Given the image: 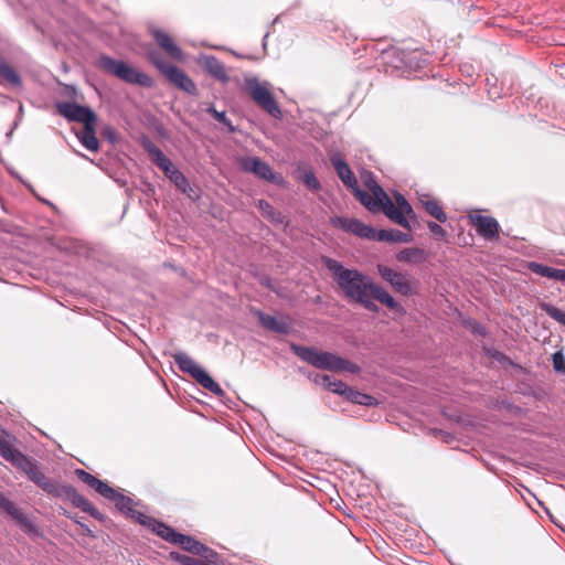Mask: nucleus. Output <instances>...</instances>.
Masks as SVG:
<instances>
[{"mask_svg": "<svg viewBox=\"0 0 565 565\" xmlns=\"http://www.w3.org/2000/svg\"><path fill=\"white\" fill-rule=\"evenodd\" d=\"M326 388H328L332 393L339 394L341 396H345V394L349 390V385H347L344 382H342L340 380H335L330 376L329 383Z\"/></svg>", "mask_w": 565, "mask_h": 565, "instance_id": "72a5a7b5", "label": "nucleus"}, {"mask_svg": "<svg viewBox=\"0 0 565 565\" xmlns=\"http://www.w3.org/2000/svg\"><path fill=\"white\" fill-rule=\"evenodd\" d=\"M370 190L372 195L361 190L358 184L351 192L369 211L376 212L382 210L393 222L404 228H411L408 220L401 213L399 209L395 207V204L377 182H373V185H370Z\"/></svg>", "mask_w": 565, "mask_h": 565, "instance_id": "20e7f679", "label": "nucleus"}, {"mask_svg": "<svg viewBox=\"0 0 565 565\" xmlns=\"http://www.w3.org/2000/svg\"><path fill=\"white\" fill-rule=\"evenodd\" d=\"M427 226L433 234H435L436 236H438L440 238H445L446 232L439 224L430 221L427 223Z\"/></svg>", "mask_w": 565, "mask_h": 565, "instance_id": "a19ab883", "label": "nucleus"}, {"mask_svg": "<svg viewBox=\"0 0 565 565\" xmlns=\"http://www.w3.org/2000/svg\"><path fill=\"white\" fill-rule=\"evenodd\" d=\"M475 332L479 333V334H484V330L482 327L478 326L477 328H475Z\"/></svg>", "mask_w": 565, "mask_h": 565, "instance_id": "49530a36", "label": "nucleus"}, {"mask_svg": "<svg viewBox=\"0 0 565 565\" xmlns=\"http://www.w3.org/2000/svg\"><path fill=\"white\" fill-rule=\"evenodd\" d=\"M258 207L262 210L264 215L274 218V207L268 202L259 200Z\"/></svg>", "mask_w": 565, "mask_h": 565, "instance_id": "79ce46f5", "label": "nucleus"}, {"mask_svg": "<svg viewBox=\"0 0 565 565\" xmlns=\"http://www.w3.org/2000/svg\"><path fill=\"white\" fill-rule=\"evenodd\" d=\"M3 509L20 523H22L26 519L24 513L21 510L17 509L10 501L3 502Z\"/></svg>", "mask_w": 565, "mask_h": 565, "instance_id": "4c0bfd02", "label": "nucleus"}, {"mask_svg": "<svg viewBox=\"0 0 565 565\" xmlns=\"http://www.w3.org/2000/svg\"><path fill=\"white\" fill-rule=\"evenodd\" d=\"M54 495L68 500L74 507L88 513L96 520H104V515L85 497L79 494L73 486L60 484Z\"/></svg>", "mask_w": 565, "mask_h": 565, "instance_id": "9b49d317", "label": "nucleus"}, {"mask_svg": "<svg viewBox=\"0 0 565 565\" xmlns=\"http://www.w3.org/2000/svg\"><path fill=\"white\" fill-rule=\"evenodd\" d=\"M139 518H143L141 520L142 525H147V526L151 527V530L153 532H156L160 537H162L167 542L174 544L179 533L175 532L171 526H169L162 522H159V521L154 520L153 518H150L146 514H139Z\"/></svg>", "mask_w": 565, "mask_h": 565, "instance_id": "aec40b11", "label": "nucleus"}, {"mask_svg": "<svg viewBox=\"0 0 565 565\" xmlns=\"http://www.w3.org/2000/svg\"><path fill=\"white\" fill-rule=\"evenodd\" d=\"M302 182L308 189L312 191H319L321 189V184L312 170L305 171L302 175Z\"/></svg>", "mask_w": 565, "mask_h": 565, "instance_id": "f704fd0d", "label": "nucleus"}, {"mask_svg": "<svg viewBox=\"0 0 565 565\" xmlns=\"http://www.w3.org/2000/svg\"><path fill=\"white\" fill-rule=\"evenodd\" d=\"M552 362L555 372L565 375V355L562 351L552 354Z\"/></svg>", "mask_w": 565, "mask_h": 565, "instance_id": "e433bc0d", "label": "nucleus"}, {"mask_svg": "<svg viewBox=\"0 0 565 565\" xmlns=\"http://www.w3.org/2000/svg\"><path fill=\"white\" fill-rule=\"evenodd\" d=\"M241 167L244 171L252 172L263 180L278 183L270 166L257 157L242 158Z\"/></svg>", "mask_w": 565, "mask_h": 565, "instance_id": "dca6fc26", "label": "nucleus"}, {"mask_svg": "<svg viewBox=\"0 0 565 565\" xmlns=\"http://www.w3.org/2000/svg\"><path fill=\"white\" fill-rule=\"evenodd\" d=\"M14 437L6 430L0 429V456L17 469L23 471L28 478L49 494L54 495L58 483L51 481L39 470L34 460L12 447Z\"/></svg>", "mask_w": 565, "mask_h": 565, "instance_id": "f03ea898", "label": "nucleus"}, {"mask_svg": "<svg viewBox=\"0 0 565 565\" xmlns=\"http://www.w3.org/2000/svg\"><path fill=\"white\" fill-rule=\"evenodd\" d=\"M203 548H204V551L201 550L200 553H198V555L203 557L207 562L206 564L215 565L218 554L204 544H203Z\"/></svg>", "mask_w": 565, "mask_h": 565, "instance_id": "ea45409f", "label": "nucleus"}, {"mask_svg": "<svg viewBox=\"0 0 565 565\" xmlns=\"http://www.w3.org/2000/svg\"><path fill=\"white\" fill-rule=\"evenodd\" d=\"M75 475L77 478L93 488L98 494L104 497L105 499L115 503V507L122 513H126L131 519L138 521L141 524V520L143 518H139V514H142L139 511H136L132 508V499L126 497L118 492L116 489L111 488L107 482L94 477L89 472L83 469H76Z\"/></svg>", "mask_w": 565, "mask_h": 565, "instance_id": "423d86ee", "label": "nucleus"}, {"mask_svg": "<svg viewBox=\"0 0 565 565\" xmlns=\"http://www.w3.org/2000/svg\"><path fill=\"white\" fill-rule=\"evenodd\" d=\"M174 544L180 545L184 551L198 555L201 550L204 551L203 544L192 536L179 533Z\"/></svg>", "mask_w": 565, "mask_h": 565, "instance_id": "cd10ccee", "label": "nucleus"}, {"mask_svg": "<svg viewBox=\"0 0 565 565\" xmlns=\"http://www.w3.org/2000/svg\"><path fill=\"white\" fill-rule=\"evenodd\" d=\"M204 70L215 79L227 83L230 77L226 73L224 64L213 55H204L201 58Z\"/></svg>", "mask_w": 565, "mask_h": 565, "instance_id": "412c9836", "label": "nucleus"}, {"mask_svg": "<svg viewBox=\"0 0 565 565\" xmlns=\"http://www.w3.org/2000/svg\"><path fill=\"white\" fill-rule=\"evenodd\" d=\"M420 202L425 209V211L436 218L440 223H445L447 221V215L443 211L441 206L436 200L433 199H420Z\"/></svg>", "mask_w": 565, "mask_h": 565, "instance_id": "c85d7f7f", "label": "nucleus"}, {"mask_svg": "<svg viewBox=\"0 0 565 565\" xmlns=\"http://www.w3.org/2000/svg\"><path fill=\"white\" fill-rule=\"evenodd\" d=\"M377 271L381 277L394 288L396 292L403 296H408L412 294V285L406 275L397 273L385 265H377Z\"/></svg>", "mask_w": 565, "mask_h": 565, "instance_id": "2eb2a0df", "label": "nucleus"}, {"mask_svg": "<svg viewBox=\"0 0 565 565\" xmlns=\"http://www.w3.org/2000/svg\"><path fill=\"white\" fill-rule=\"evenodd\" d=\"M65 93L67 96L72 97L74 99L82 97V95L79 94V92L77 90V88L75 86L67 85L65 87Z\"/></svg>", "mask_w": 565, "mask_h": 565, "instance_id": "a18cd8bd", "label": "nucleus"}, {"mask_svg": "<svg viewBox=\"0 0 565 565\" xmlns=\"http://www.w3.org/2000/svg\"><path fill=\"white\" fill-rule=\"evenodd\" d=\"M0 84H8L15 88H20L22 86L21 76L2 56H0Z\"/></svg>", "mask_w": 565, "mask_h": 565, "instance_id": "5701e85b", "label": "nucleus"}, {"mask_svg": "<svg viewBox=\"0 0 565 565\" xmlns=\"http://www.w3.org/2000/svg\"><path fill=\"white\" fill-rule=\"evenodd\" d=\"M310 379H312V381L316 384L327 387L330 376L326 374L316 373L313 376H310Z\"/></svg>", "mask_w": 565, "mask_h": 565, "instance_id": "37998d69", "label": "nucleus"}, {"mask_svg": "<svg viewBox=\"0 0 565 565\" xmlns=\"http://www.w3.org/2000/svg\"><path fill=\"white\" fill-rule=\"evenodd\" d=\"M373 182H376L375 180L373 179H370L367 182H366V185L367 188L370 189V185H373Z\"/></svg>", "mask_w": 565, "mask_h": 565, "instance_id": "de8ad7c7", "label": "nucleus"}, {"mask_svg": "<svg viewBox=\"0 0 565 565\" xmlns=\"http://www.w3.org/2000/svg\"><path fill=\"white\" fill-rule=\"evenodd\" d=\"M373 241L411 243L413 236L398 230H375Z\"/></svg>", "mask_w": 565, "mask_h": 565, "instance_id": "393cba45", "label": "nucleus"}, {"mask_svg": "<svg viewBox=\"0 0 565 565\" xmlns=\"http://www.w3.org/2000/svg\"><path fill=\"white\" fill-rule=\"evenodd\" d=\"M527 268L539 276L565 282V269L553 268L536 262H530Z\"/></svg>", "mask_w": 565, "mask_h": 565, "instance_id": "b1692460", "label": "nucleus"}, {"mask_svg": "<svg viewBox=\"0 0 565 565\" xmlns=\"http://www.w3.org/2000/svg\"><path fill=\"white\" fill-rule=\"evenodd\" d=\"M331 223L334 227H339L362 238L373 239L375 234V228L365 225L358 218L337 216L331 220Z\"/></svg>", "mask_w": 565, "mask_h": 565, "instance_id": "4468645a", "label": "nucleus"}, {"mask_svg": "<svg viewBox=\"0 0 565 565\" xmlns=\"http://www.w3.org/2000/svg\"><path fill=\"white\" fill-rule=\"evenodd\" d=\"M156 43L167 52V54L177 60L182 61L184 58L182 50L173 42L172 38L161 30H154L152 32Z\"/></svg>", "mask_w": 565, "mask_h": 565, "instance_id": "6ab92c4d", "label": "nucleus"}, {"mask_svg": "<svg viewBox=\"0 0 565 565\" xmlns=\"http://www.w3.org/2000/svg\"><path fill=\"white\" fill-rule=\"evenodd\" d=\"M150 60L154 66L178 88L195 95L196 85L181 68L163 61L158 53H151Z\"/></svg>", "mask_w": 565, "mask_h": 565, "instance_id": "9d476101", "label": "nucleus"}, {"mask_svg": "<svg viewBox=\"0 0 565 565\" xmlns=\"http://www.w3.org/2000/svg\"><path fill=\"white\" fill-rule=\"evenodd\" d=\"M206 111L213 116L215 120L223 124L230 134H233L236 131V128L233 126L232 121L226 117L225 111H218L213 105H210L206 109Z\"/></svg>", "mask_w": 565, "mask_h": 565, "instance_id": "7c9ffc66", "label": "nucleus"}, {"mask_svg": "<svg viewBox=\"0 0 565 565\" xmlns=\"http://www.w3.org/2000/svg\"><path fill=\"white\" fill-rule=\"evenodd\" d=\"M395 201L397 203V209H399L401 213L404 214H413V209L407 200L401 193H395Z\"/></svg>", "mask_w": 565, "mask_h": 565, "instance_id": "58836bf2", "label": "nucleus"}, {"mask_svg": "<svg viewBox=\"0 0 565 565\" xmlns=\"http://www.w3.org/2000/svg\"><path fill=\"white\" fill-rule=\"evenodd\" d=\"M81 143L89 151H98L99 141L95 136L94 124L84 126L83 132L79 136Z\"/></svg>", "mask_w": 565, "mask_h": 565, "instance_id": "a878e982", "label": "nucleus"}, {"mask_svg": "<svg viewBox=\"0 0 565 565\" xmlns=\"http://www.w3.org/2000/svg\"><path fill=\"white\" fill-rule=\"evenodd\" d=\"M14 437L6 430L0 429V456L17 469L23 471L28 478L49 494L54 495L58 483L51 481L39 470L34 460L12 447Z\"/></svg>", "mask_w": 565, "mask_h": 565, "instance_id": "7ed1b4c3", "label": "nucleus"}, {"mask_svg": "<svg viewBox=\"0 0 565 565\" xmlns=\"http://www.w3.org/2000/svg\"><path fill=\"white\" fill-rule=\"evenodd\" d=\"M469 218L477 233L484 239L493 241L499 237L500 225L494 217L475 214L470 215Z\"/></svg>", "mask_w": 565, "mask_h": 565, "instance_id": "f3484780", "label": "nucleus"}, {"mask_svg": "<svg viewBox=\"0 0 565 565\" xmlns=\"http://www.w3.org/2000/svg\"><path fill=\"white\" fill-rule=\"evenodd\" d=\"M22 530L28 534L38 533L36 526L26 518L22 523Z\"/></svg>", "mask_w": 565, "mask_h": 565, "instance_id": "c03bdc74", "label": "nucleus"}, {"mask_svg": "<svg viewBox=\"0 0 565 565\" xmlns=\"http://www.w3.org/2000/svg\"><path fill=\"white\" fill-rule=\"evenodd\" d=\"M175 186L178 190H180L182 193H186L188 189L190 188V184H189V181L188 179L184 177V174L178 170L177 172H174V174L172 173V175H170V179H169Z\"/></svg>", "mask_w": 565, "mask_h": 565, "instance_id": "473e14b6", "label": "nucleus"}, {"mask_svg": "<svg viewBox=\"0 0 565 565\" xmlns=\"http://www.w3.org/2000/svg\"><path fill=\"white\" fill-rule=\"evenodd\" d=\"M244 82L249 97L262 110L275 119L282 117L281 109L270 92L269 82H260L256 76H247Z\"/></svg>", "mask_w": 565, "mask_h": 565, "instance_id": "0eeeda50", "label": "nucleus"}, {"mask_svg": "<svg viewBox=\"0 0 565 565\" xmlns=\"http://www.w3.org/2000/svg\"><path fill=\"white\" fill-rule=\"evenodd\" d=\"M97 66L128 84H138L143 87L152 85V79L147 74L129 66L124 61L115 60L108 55H100Z\"/></svg>", "mask_w": 565, "mask_h": 565, "instance_id": "6e6552de", "label": "nucleus"}, {"mask_svg": "<svg viewBox=\"0 0 565 565\" xmlns=\"http://www.w3.org/2000/svg\"><path fill=\"white\" fill-rule=\"evenodd\" d=\"M141 146L151 161L163 171L168 179L178 171L173 162L148 137H142Z\"/></svg>", "mask_w": 565, "mask_h": 565, "instance_id": "ddd939ff", "label": "nucleus"}, {"mask_svg": "<svg viewBox=\"0 0 565 565\" xmlns=\"http://www.w3.org/2000/svg\"><path fill=\"white\" fill-rule=\"evenodd\" d=\"M100 135L105 140H107L111 145H116L119 141L117 130L110 125H105L100 130Z\"/></svg>", "mask_w": 565, "mask_h": 565, "instance_id": "c9c22d12", "label": "nucleus"}, {"mask_svg": "<svg viewBox=\"0 0 565 565\" xmlns=\"http://www.w3.org/2000/svg\"><path fill=\"white\" fill-rule=\"evenodd\" d=\"M349 402L359 404V405H365V406H372L376 404V399L365 393L359 392L352 387L349 386V390L344 396Z\"/></svg>", "mask_w": 565, "mask_h": 565, "instance_id": "c756f323", "label": "nucleus"}, {"mask_svg": "<svg viewBox=\"0 0 565 565\" xmlns=\"http://www.w3.org/2000/svg\"><path fill=\"white\" fill-rule=\"evenodd\" d=\"M323 265L332 274L343 295L366 310L377 312L379 307L373 299L392 310L399 311L401 305L380 285L374 284L369 276L358 269L345 268L339 260L323 256Z\"/></svg>", "mask_w": 565, "mask_h": 565, "instance_id": "f257e3e1", "label": "nucleus"}, {"mask_svg": "<svg viewBox=\"0 0 565 565\" xmlns=\"http://www.w3.org/2000/svg\"><path fill=\"white\" fill-rule=\"evenodd\" d=\"M56 109L58 114L68 121L82 122L84 126L96 121L95 113L87 106H82L76 103L61 102L56 104Z\"/></svg>", "mask_w": 565, "mask_h": 565, "instance_id": "f8f14e48", "label": "nucleus"}, {"mask_svg": "<svg viewBox=\"0 0 565 565\" xmlns=\"http://www.w3.org/2000/svg\"><path fill=\"white\" fill-rule=\"evenodd\" d=\"M292 352L299 356L302 361L311 364L312 366L328 371H347L350 373L360 372V367L333 353L320 351L312 347H302L298 344H291Z\"/></svg>", "mask_w": 565, "mask_h": 565, "instance_id": "39448f33", "label": "nucleus"}, {"mask_svg": "<svg viewBox=\"0 0 565 565\" xmlns=\"http://www.w3.org/2000/svg\"><path fill=\"white\" fill-rule=\"evenodd\" d=\"M173 360L182 372L189 373L202 387L216 396H224V390L186 353L177 352L173 354Z\"/></svg>", "mask_w": 565, "mask_h": 565, "instance_id": "1a4fd4ad", "label": "nucleus"}, {"mask_svg": "<svg viewBox=\"0 0 565 565\" xmlns=\"http://www.w3.org/2000/svg\"><path fill=\"white\" fill-rule=\"evenodd\" d=\"M255 315L266 330L280 334H287L290 330V324L287 321L278 320L276 317L266 315L260 310H257Z\"/></svg>", "mask_w": 565, "mask_h": 565, "instance_id": "4be33fe9", "label": "nucleus"}, {"mask_svg": "<svg viewBox=\"0 0 565 565\" xmlns=\"http://www.w3.org/2000/svg\"><path fill=\"white\" fill-rule=\"evenodd\" d=\"M397 260L403 263L418 264L426 259V253L422 248H405L397 254Z\"/></svg>", "mask_w": 565, "mask_h": 565, "instance_id": "bb28decb", "label": "nucleus"}, {"mask_svg": "<svg viewBox=\"0 0 565 565\" xmlns=\"http://www.w3.org/2000/svg\"><path fill=\"white\" fill-rule=\"evenodd\" d=\"M540 308L548 315L552 319L565 326V311L554 307L551 303L542 302Z\"/></svg>", "mask_w": 565, "mask_h": 565, "instance_id": "2f4dec72", "label": "nucleus"}, {"mask_svg": "<svg viewBox=\"0 0 565 565\" xmlns=\"http://www.w3.org/2000/svg\"><path fill=\"white\" fill-rule=\"evenodd\" d=\"M330 161L343 184L353 190L359 183L345 160L340 154H334L330 158Z\"/></svg>", "mask_w": 565, "mask_h": 565, "instance_id": "a211bd4d", "label": "nucleus"}]
</instances>
